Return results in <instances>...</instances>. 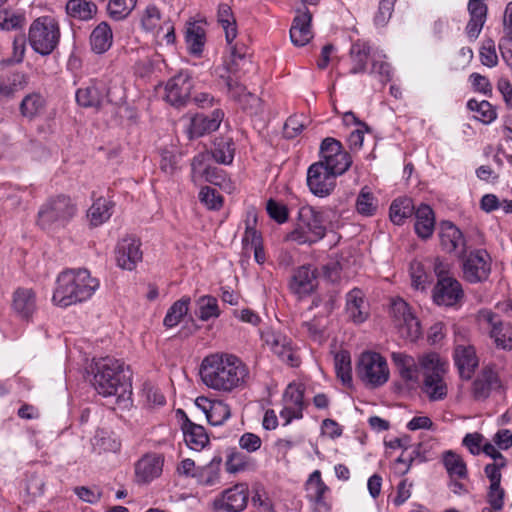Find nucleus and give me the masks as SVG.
<instances>
[{"instance_id":"nucleus-34","label":"nucleus","mask_w":512,"mask_h":512,"mask_svg":"<svg viewBox=\"0 0 512 512\" xmlns=\"http://www.w3.org/2000/svg\"><path fill=\"white\" fill-rule=\"evenodd\" d=\"M184 440L187 446L195 451H201L209 442V437L203 426L190 421L187 417L182 425Z\"/></svg>"},{"instance_id":"nucleus-39","label":"nucleus","mask_w":512,"mask_h":512,"mask_svg":"<svg viewBox=\"0 0 512 512\" xmlns=\"http://www.w3.org/2000/svg\"><path fill=\"white\" fill-rule=\"evenodd\" d=\"M210 152L211 158L217 163L230 165L234 159L235 147L232 138L219 137L213 143Z\"/></svg>"},{"instance_id":"nucleus-26","label":"nucleus","mask_w":512,"mask_h":512,"mask_svg":"<svg viewBox=\"0 0 512 512\" xmlns=\"http://www.w3.org/2000/svg\"><path fill=\"white\" fill-rule=\"evenodd\" d=\"M76 101L83 107L99 108L109 102L106 85L102 81H91L86 87L76 91Z\"/></svg>"},{"instance_id":"nucleus-21","label":"nucleus","mask_w":512,"mask_h":512,"mask_svg":"<svg viewBox=\"0 0 512 512\" xmlns=\"http://www.w3.org/2000/svg\"><path fill=\"white\" fill-rule=\"evenodd\" d=\"M164 456L159 453H147L135 464V477L138 483L147 484L161 476Z\"/></svg>"},{"instance_id":"nucleus-57","label":"nucleus","mask_w":512,"mask_h":512,"mask_svg":"<svg viewBox=\"0 0 512 512\" xmlns=\"http://www.w3.org/2000/svg\"><path fill=\"white\" fill-rule=\"evenodd\" d=\"M395 0H380L378 11L374 17L376 26L383 27L387 24L394 10Z\"/></svg>"},{"instance_id":"nucleus-38","label":"nucleus","mask_w":512,"mask_h":512,"mask_svg":"<svg viewBox=\"0 0 512 512\" xmlns=\"http://www.w3.org/2000/svg\"><path fill=\"white\" fill-rule=\"evenodd\" d=\"M66 12L74 19L89 21L97 14L98 7L90 0H69L66 3Z\"/></svg>"},{"instance_id":"nucleus-58","label":"nucleus","mask_w":512,"mask_h":512,"mask_svg":"<svg viewBox=\"0 0 512 512\" xmlns=\"http://www.w3.org/2000/svg\"><path fill=\"white\" fill-rule=\"evenodd\" d=\"M268 215L278 223H284L288 219V210L285 205L270 199L266 204Z\"/></svg>"},{"instance_id":"nucleus-28","label":"nucleus","mask_w":512,"mask_h":512,"mask_svg":"<svg viewBox=\"0 0 512 512\" xmlns=\"http://www.w3.org/2000/svg\"><path fill=\"white\" fill-rule=\"evenodd\" d=\"M453 357L460 377L464 380L471 379L475 369L478 367L475 348L471 345H457L454 349Z\"/></svg>"},{"instance_id":"nucleus-18","label":"nucleus","mask_w":512,"mask_h":512,"mask_svg":"<svg viewBox=\"0 0 512 512\" xmlns=\"http://www.w3.org/2000/svg\"><path fill=\"white\" fill-rule=\"evenodd\" d=\"M304 387L302 384L291 383L284 391V408L280 416L285 419V424H289L293 419L303 417L304 409Z\"/></svg>"},{"instance_id":"nucleus-52","label":"nucleus","mask_w":512,"mask_h":512,"mask_svg":"<svg viewBox=\"0 0 512 512\" xmlns=\"http://www.w3.org/2000/svg\"><path fill=\"white\" fill-rule=\"evenodd\" d=\"M160 21V10L155 5H148L141 16L142 28L147 32L157 31L159 33L160 30H163Z\"/></svg>"},{"instance_id":"nucleus-25","label":"nucleus","mask_w":512,"mask_h":512,"mask_svg":"<svg viewBox=\"0 0 512 512\" xmlns=\"http://www.w3.org/2000/svg\"><path fill=\"white\" fill-rule=\"evenodd\" d=\"M224 117V112L221 109H215L210 115L203 113L196 114L190 119L188 127L189 138H198L207 133L216 131Z\"/></svg>"},{"instance_id":"nucleus-59","label":"nucleus","mask_w":512,"mask_h":512,"mask_svg":"<svg viewBox=\"0 0 512 512\" xmlns=\"http://www.w3.org/2000/svg\"><path fill=\"white\" fill-rule=\"evenodd\" d=\"M483 441L484 436L482 434L478 432L467 433L462 440V444L472 455H479L482 452Z\"/></svg>"},{"instance_id":"nucleus-37","label":"nucleus","mask_w":512,"mask_h":512,"mask_svg":"<svg viewBox=\"0 0 512 512\" xmlns=\"http://www.w3.org/2000/svg\"><path fill=\"white\" fill-rule=\"evenodd\" d=\"M114 203L106 198L96 199L87 212L90 224L98 227L108 221L113 214Z\"/></svg>"},{"instance_id":"nucleus-56","label":"nucleus","mask_w":512,"mask_h":512,"mask_svg":"<svg viewBox=\"0 0 512 512\" xmlns=\"http://www.w3.org/2000/svg\"><path fill=\"white\" fill-rule=\"evenodd\" d=\"M221 78L225 81V85L230 97H232L235 101L241 102L245 98H254L251 93L247 92L244 85L234 80L231 76H221Z\"/></svg>"},{"instance_id":"nucleus-45","label":"nucleus","mask_w":512,"mask_h":512,"mask_svg":"<svg viewBox=\"0 0 512 512\" xmlns=\"http://www.w3.org/2000/svg\"><path fill=\"white\" fill-rule=\"evenodd\" d=\"M26 24L25 14L8 8L0 7V30L17 31Z\"/></svg>"},{"instance_id":"nucleus-29","label":"nucleus","mask_w":512,"mask_h":512,"mask_svg":"<svg viewBox=\"0 0 512 512\" xmlns=\"http://www.w3.org/2000/svg\"><path fill=\"white\" fill-rule=\"evenodd\" d=\"M312 14L308 9L299 13L293 20L290 28V38L294 45L304 46L312 38L311 32Z\"/></svg>"},{"instance_id":"nucleus-54","label":"nucleus","mask_w":512,"mask_h":512,"mask_svg":"<svg viewBox=\"0 0 512 512\" xmlns=\"http://www.w3.org/2000/svg\"><path fill=\"white\" fill-rule=\"evenodd\" d=\"M199 199L210 210H219L223 205L221 194L209 186L200 190Z\"/></svg>"},{"instance_id":"nucleus-64","label":"nucleus","mask_w":512,"mask_h":512,"mask_svg":"<svg viewBox=\"0 0 512 512\" xmlns=\"http://www.w3.org/2000/svg\"><path fill=\"white\" fill-rule=\"evenodd\" d=\"M304 129V125L299 116H290L284 125V135L286 138H294Z\"/></svg>"},{"instance_id":"nucleus-6","label":"nucleus","mask_w":512,"mask_h":512,"mask_svg":"<svg viewBox=\"0 0 512 512\" xmlns=\"http://www.w3.org/2000/svg\"><path fill=\"white\" fill-rule=\"evenodd\" d=\"M418 363L423 370V392L431 401L443 400L448 392L443 378L447 371V363L435 352L421 355Z\"/></svg>"},{"instance_id":"nucleus-3","label":"nucleus","mask_w":512,"mask_h":512,"mask_svg":"<svg viewBox=\"0 0 512 512\" xmlns=\"http://www.w3.org/2000/svg\"><path fill=\"white\" fill-rule=\"evenodd\" d=\"M99 288V281L86 269H70L62 272L56 281L52 301L60 307H68L88 300Z\"/></svg>"},{"instance_id":"nucleus-33","label":"nucleus","mask_w":512,"mask_h":512,"mask_svg":"<svg viewBox=\"0 0 512 512\" xmlns=\"http://www.w3.org/2000/svg\"><path fill=\"white\" fill-rule=\"evenodd\" d=\"M415 233L423 240L429 239L435 228V215L432 208L427 204H420L415 210Z\"/></svg>"},{"instance_id":"nucleus-60","label":"nucleus","mask_w":512,"mask_h":512,"mask_svg":"<svg viewBox=\"0 0 512 512\" xmlns=\"http://www.w3.org/2000/svg\"><path fill=\"white\" fill-rule=\"evenodd\" d=\"M469 79L475 91L483 93L486 96H491L492 85L487 77L479 73H472Z\"/></svg>"},{"instance_id":"nucleus-20","label":"nucleus","mask_w":512,"mask_h":512,"mask_svg":"<svg viewBox=\"0 0 512 512\" xmlns=\"http://www.w3.org/2000/svg\"><path fill=\"white\" fill-rule=\"evenodd\" d=\"M11 309L16 317L31 321L37 311V296L33 289L19 287L12 293Z\"/></svg>"},{"instance_id":"nucleus-27","label":"nucleus","mask_w":512,"mask_h":512,"mask_svg":"<svg viewBox=\"0 0 512 512\" xmlns=\"http://www.w3.org/2000/svg\"><path fill=\"white\" fill-rule=\"evenodd\" d=\"M195 404L204 412L211 425H222L231 416L230 406L222 400H211L201 396L196 398Z\"/></svg>"},{"instance_id":"nucleus-53","label":"nucleus","mask_w":512,"mask_h":512,"mask_svg":"<svg viewBox=\"0 0 512 512\" xmlns=\"http://www.w3.org/2000/svg\"><path fill=\"white\" fill-rule=\"evenodd\" d=\"M136 3L137 0H110L107 11L112 19L122 20L131 13Z\"/></svg>"},{"instance_id":"nucleus-35","label":"nucleus","mask_w":512,"mask_h":512,"mask_svg":"<svg viewBox=\"0 0 512 512\" xmlns=\"http://www.w3.org/2000/svg\"><path fill=\"white\" fill-rule=\"evenodd\" d=\"M307 499L319 507L328 508L325 501V494L329 491V487L321 478V472L315 470L309 476L306 482Z\"/></svg>"},{"instance_id":"nucleus-40","label":"nucleus","mask_w":512,"mask_h":512,"mask_svg":"<svg viewBox=\"0 0 512 512\" xmlns=\"http://www.w3.org/2000/svg\"><path fill=\"white\" fill-rule=\"evenodd\" d=\"M45 105V98L40 93L33 92L22 99L19 109L23 117L32 120L43 112Z\"/></svg>"},{"instance_id":"nucleus-30","label":"nucleus","mask_w":512,"mask_h":512,"mask_svg":"<svg viewBox=\"0 0 512 512\" xmlns=\"http://www.w3.org/2000/svg\"><path fill=\"white\" fill-rule=\"evenodd\" d=\"M346 313L356 324L363 323L369 316L364 294L360 289L351 290L346 296Z\"/></svg>"},{"instance_id":"nucleus-46","label":"nucleus","mask_w":512,"mask_h":512,"mask_svg":"<svg viewBox=\"0 0 512 512\" xmlns=\"http://www.w3.org/2000/svg\"><path fill=\"white\" fill-rule=\"evenodd\" d=\"M378 207V201L368 187H363L356 199V211L365 217L373 216Z\"/></svg>"},{"instance_id":"nucleus-23","label":"nucleus","mask_w":512,"mask_h":512,"mask_svg":"<svg viewBox=\"0 0 512 512\" xmlns=\"http://www.w3.org/2000/svg\"><path fill=\"white\" fill-rule=\"evenodd\" d=\"M439 238L442 249L462 257L465 253V239L461 230L450 221H443L439 226Z\"/></svg>"},{"instance_id":"nucleus-7","label":"nucleus","mask_w":512,"mask_h":512,"mask_svg":"<svg viewBox=\"0 0 512 512\" xmlns=\"http://www.w3.org/2000/svg\"><path fill=\"white\" fill-rule=\"evenodd\" d=\"M350 57L353 63L350 74L365 73L367 71V61L371 60L370 74L378 75L382 83L391 80L392 69L385 61V54L381 51H371V47L364 41H356L350 48Z\"/></svg>"},{"instance_id":"nucleus-11","label":"nucleus","mask_w":512,"mask_h":512,"mask_svg":"<svg viewBox=\"0 0 512 512\" xmlns=\"http://www.w3.org/2000/svg\"><path fill=\"white\" fill-rule=\"evenodd\" d=\"M319 154L318 162L322 163L335 178L343 175L353 163L351 154L344 150L339 140L332 137L322 140Z\"/></svg>"},{"instance_id":"nucleus-49","label":"nucleus","mask_w":512,"mask_h":512,"mask_svg":"<svg viewBox=\"0 0 512 512\" xmlns=\"http://www.w3.org/2000/svg\"><path fill=\"white\" fill-rule=\"evenodd\" d=\"M467 108L471 111L476 112L478 114L476 118L483 122L484 124H490L497 117L496 110L486 100L477 101L476 99H470L467 102Z\"/></svg>"},{"instance_id":"nucleus-2","label":"nucleus","mask_w":512,"mask_h":512,"mask_svg":"<svg viewBox=\"0 0 512 512\" xmlns=\"http://www.w3.org/2000/svg\"><path fill=\"white\" fill-rule=\"evenodd\" d=\"M93 386L103 397H115L117 403L127 402L132 395L128 367L122 360L104 357L95 363Z\"/></svg>"},{"instance_id":"nucleus-12","label":"nucleus","mask_w":512,"mask_h":512,"mask_svg":"<svg viewBox=\"0 0 512 512\" xmlns=\"http://www.w3.org/2000/svg\"><path fill=\"white\" fill-rule=\"evenodd\" d=\"M462 270L468 282H483L491 272V257L485 249L473 250L464 258Z\"/></svg>"},{"instance_id":"nucleus-17","label":"nucleus","mask_w":512,"mask_h":512,"mask_svg":"<svg viewBox=\"0 0 512 512\" xmlns=\"http://www.w3.org/2000/svg\"><path fill=\"white\" fill-rule=\"evenodd\" d=\"M141 242L133 236H126L118 241L115 248L117 266L132 271L142 260Z\"/></svg>"},{"instance_id":"nucleus-42","label":"nucleus","mask_w":512,"mask_h":512,"mask_svg":"<svg viewBox=\"0 0 512 512\" xmlns=\"http://www.w3.org/2000/svg\"><path fill=\"white\" fill-rule=\"evenodd\" d=\"M414 212L413 202L410 198L395 199L390 206V219L396 225H402Z\"/></svg>"},{"instance_id":"nucleus-44","label":"nucleus","mask_w":512,"mask_h":512,"mask_svg":"<svg viewBox=\"0 0 512 512\" xmlns=\"http://www.w3.org/2000/svg\"><path fill=\"white\" fill-rule=\"evenodd\" d=\"M185 40L189 52L199 56L203 51L205 43L204 29L195 23H190L186 29Z\"/></svg>"},{"instance_id":"nucleus-9","label":"nucleus","mask_w":512,"mask_h":512,"mask_svg":"<svg viewBox=\"0 0 512 512\" xmlns=\"http://www.w3.org/2000/svg\"><path fill=\"white\" fill-rule=\"evenodd\" d=\"M389 313L393 326L401 338L414 342L422 335L420 321L404 299H392Z\"/></svg>"},{"instance_id":"nucleus-51","label":"nucleus","mask_w":512,"mask_h":512,"mask_svg":"<svg viewBox=\"0 0 512 512\" xmlns=\"http://www.w3.org/2000/svg\"><path fill=\"white\" fill-rule=\"evenodd\" d=\"M27 76L23 73H13L0 80V96H11L14 92L27 85Z\"/></svg>"},{"instance_id":"nucleus-36","label":"nucleus","mask_w":512,"mask_h":512,"mask_svg":"<svg viewBox=\"0 0 512 512\" xmlns=\"http://www.w3.org/2000/svg\"><path fill=\"white\" fill-rule=\"evenodd\" d=\"M391 359L403 380L407 382L418 380V364L412 356L403 352H393Z\"/></svg>"},{"instance_id":"nucleus-48","label":"nucleus","mask_w":512,"mask_h":512,"mask_svg":"<svg viewBox=\"0 0 512 512\" xmlns=\"http://www.w3.org/2000/svg\"><path fill=\"white\" fill-rule=\"evenodd\" d=\"M335 371L337 377L343 384L350 385L352 382L351 358L347 351H340L334 357Z\"/></svg>"},{"instance_id":"nucleus-4","label":"nucleus","mask_w":512,"mask_h":512,"mask_svg":"<svg viewBox=\"0 0 512 512\" xmlns=\"http://www.w3.org/2000/svg\"><path fill=\"white\" fill-rule=\"evenodd\" d=\"M77 205L64 194L49 197L39 208L37 224L46 231L65 228L76 216Z\"/></svg>"},{"instance_id":"nucleus-43","label":"nucleus","mask_w":512,"mask_h":512,"mask_svg":"<svg viewBox=\"0 0 512 512\" xmlns=\"http://www.w3.org/2000/svg\"><path fill=\"white\" fill-rule=\"evenodd\" d=\"M196 315L201 321H208L212 318H218L221 314L218 301L211 295L201 296L196 300Z\"/></svg>"},{"instance_id":"nucleus-22","label":"nucleus","mask_w":512,"mask_h":512,"mask_svg":"<svg viewBox=\"0 0 512 512\" xmlns=\"http://www.w3.org/2000/svg\"><path fill=\"white\" fill-rule=\"evenodd\" d=\"M261 337L281 361L292 367L298 365V358L296 357L288 337L273 330L262 332Z\"/></svg>"},{"instance_id":"nucleus-16","label":"nucleus","mask_w":512,"mask_h":512,"mask_svg":"<svg viewBox=\"0 0 512 512\" xmlns=\"http://www.w3.org/2000/svg\"><path fill=\"white\" fill-rule=\"evenodd\" d=\"M307 185L318 197H326L336 186V178L320 162H315L307 170Z\"/></svg>"},{"instance_id":"nucleus-32","label":"nucleus","mask_w":512,"mask_h":512,"mask_svg":"<svg viewBox=\"0 0 512 512\" xmlns=\"http://www.w3.org/2000/svg\"><path fill=\"white\" fill-rule=\"evenodd\" d=\"M91 50L96 54H104L113 44V31L111 26L106 22H100L91 31L89 37Z\"/></svg>"},{"instance_id":"nucleus-55","label":"nucleus","mask_w":512,"mask_h":512,"mask_svg":"<svg viewBox=\"0 0 512 512\" xmlns=\"http://www.w3.org/2000/svg\"><path fill=\"white\" fill-rule=\"evenodd\" d=\"M479 54L483 65L492 68L498 64L495 43L492 39L489 38L483 41Z\"/></svg>"},{"instance_id":"nucleus-8","label":"nucleus","mask_w":512,"mask_h":512,"mask_svg":"<svg viewBox=\"0 0 512 512\" xmlns=\"http://www.w3.org/2000/svg\"><path fill=\"white\" fill-rule=\"evenodd\" d=\"M60 41L58 21L51 16H41L35 19L28 31V42L32 49L42 55H50Z\"/></svg>"},{"instance_id":"nucleus-63","label":"nucleus","mask_w":512,"mask_h":512,"mask_svg":"<svg viewBox=\"0 0 512 512\" xmlns=\"http://www.w3.org/2000/svg\"><path fill=\"white\" fill-rule=\"evenodd\" d=\"M75 493L81 500L91 504L97 503L102 496V491L97 487H77L75 488Z\"/></svg>"},{"instance_id":"nucleus-62","label":"nucleus","mask_w":512,"mask_h":512,"mask_svg":"<svg viewBox=\"0 0 512 512\" xmlns=\"http://www.w3.org/2000/svg\"><path fill=\"white\" fill-rule=\"evenodd\" d=\"M504 490L501 488L500 484H497V486H494L493 484H490L489 491H488V502L491 505V508L493 510H501L503 507V500H504Z\"/></svg>"},{"instance_id":"nucleus-61","label":"nucleus","mask_w":512,"mask_h":512,"mask_svg":"<svg viewBox=\"0 0 512 512\" xmlns=\"http://www.w3.org/2000/svg\"><path fill=\"white\" fill-rule=\"evenodd\" d=\"M211 155L209 151L201 152L195 155L192 159L191 168L193 178L198 174L202 175L205 171V168L210 167L208 162L211 160Z\"/></svg>"},{"instance_id":"nucleus-41","label":"nucleus","mask_w":512,"mask_h":512,"mask_svg":"<svg viewBox=\"0 0 512 512\" xmlns=\"http://www.w3.org/2000/svg\"><path fill=\"white\" fill-rule=\"evenodd\" d=\"M442 461L450 478L466 479L468 477L467 465L459 454L452 450L446 451Z\"/></svg>"},{"instance_id":"nucleus-13","label":"nucleus","mask_w":512,"mask_h":512,"mask_svg":"<svg viewBox=\"0 0 512 512\" xmlns=\"http://www.w3.org/2000/svg\"><path fill=\"white\" fill-rule=\"evenodd\" d=\"M478 319L489 326V335L497 347L512 349V326L509 323L503 322L497 313L488 309L480 310Z\"/></svg>"},{"instance_id":"nucleus-19","label":"nucleus","mask_w":512,"mask_h":512,"mask_svg":"<svg viewBox=\"0 0 512 512\" xmlns=\"http://www.w3.org/2000/svg\"><path fill=\"white\" fill-rule=\"evenodd\" d=\"M191 89V76L187 72H180L166 83L165 100L173 106H183L189 99Z\"/></svg>"},{"instance_id":"nucleus-50","label":"nucleus","mask_w":512,"mask_h":512,"mask_svg":"<svg viewBox=\"0 0 512 512\" xmlns=\"http://www.w3.org/2000/svg\"><path fill=\"white\" fill-rule=\"evenodd\" d=\"M218 21L221 23L223 29L225 30L226 40L229 44L237 36V29L235 25V20L233 19L232 11L229 5L221 4L218 9Z\"/></svg>"},{"instance_id":"nucleus-15","label":"nucleus","mask_w":512,"mask_h":512,"mask_svg":"<svg viewBox=\"0 0 512 512\" xmlns=\"http://www.w3.org/2000/svg\"><path fill=\"white\" fill-rule=\"evenodd\" d=\"M248 490L243 484L234 485L224 490L213 500V509L216 512H241L247 506Z\"/></svg>"},{"instance_id":"nucleus-14","label":"nucleus","mask_w":512,"mask_h":512,"mask_svg":"<svg viewBox=\"0 0 512 512\" xmlns=\"http://www.w3.org/2000/svg\"><path fill=\"white\" fill-rule=\"evenodd\" d=\"M432 298L438 306L457 307L464 299V290L456 278H442L437 280Z\"/></svg>"},{"instance_id":"nucleus-31","label":"nucleus","mask_w":512,"mask_h":512,"mask_svg":"<svg viewBox=\"0 0 512 512\" xmlns=\"http://www.w3.org/2000/svg\"><path fill=\"white\" fill-rule=\"evenodd\" d=\"M499 386L498 374L492 368L486 367L473 382V395L477 400H484Z\"/></svg>"},{"instance_id":"nucleus-24","label":"nucleus","mask_w":512,"mask_h":512,"mask_svg":"<svg viewBox=\"0 0 512 512\" xmlns=\"http://www.w3.org/2000/svg\"><path fill=\"white\" fill-rule=\"evenodd\" d=\"M290 289L299 296H305L317 287V270L312 265H302L294 270L290 281Z\"/></svg>"},{"instance_id":"nucleus-1","label":"nucleus","mask_w":512,"mask_h":512,"mask_svg":"<svg viewBox=\"0 0 512 512\" xmlns=\"http://www.w3.org/2000/svg\"><path fill=\"white\" fill-rule=\"evenodd\" d=\"M200 377L208 388L232 393L245 388L250 372L248 366L236 355L216 353L202 360Z\"/></svg>"},{"instance_id":"nucleus-47","label":"nucleus","mask_w":512,"mask_h":512,"mask_svg":"<svg viewBox=\"0 0 512 512\" xmlns=\"http://www.w3.org/2000/svg\"><path fill=\"white\" fill-rule=\"evenodd\" d=\"M190 304L189 297H183L176 301L167 311L163 324L167 328H173L179 324L181 319L187 314Z\"/></svg>"},{"instance_id":"nucleus-5","label":"nucleus","mask_w":512,"mask_h":512,"mask_svg":"<svg viewBox=\"0 0 512 512\" xmlns=\"http://www.w3.org/2000/svg\"><path fill=\"white\" fill-rule=\"evenodd\" d=\"M326 212L312 206L299 209L298 222L294 230L288 234V240L300 245L314 244L326 235Z\"/></svg>"},{"instance_id":"nucleus-10","label":"nucleus","mask_w":512,"mask_h":512,"mask_svg":"<svg viewBox=\"0 0 512 512\" xmlns=\"http://www.w3.org/2000/svg\"><path fill=\"white\" fill-rule=\"evenodd\" d=\"M356 372L364 383L372 387L384 385L389 378L387 361L377 352H363L359 357Z\"/></svg>"}]
</instances>
